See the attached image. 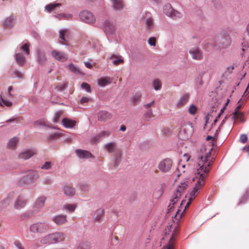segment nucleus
<instances>
[{
    "mask_svg": "<svg viewBox=\"0 0 249 249\" xmlns=\"http://www.w3.org/2000/svg\"><path fill=\"white\" fill-rule=\"evenodd\" d=\"M188 183V181L182 182L177 187L170 200V202L168 206L169 210L171 211L174 208V205L178 201L183 191L186 188Z\"/></svg>",
    "mask_w": 249,
    "mask_h": 249,
    "instance_id": "3",
    "label": "nucleus"
},
{
    "mask_svg": "<svg viewBox=\"0 0 249 249\" xmlns=\"http://www.w3.org/2000/svg\"><path fill=\"white\" fill-rule=\"evenodd\" d=\"M75 152L78 157L80 158L87 159L92 157V154L88 151L81 149H77Z\"/></svg>",
    "mask_w": 249,
    "mask_h": 249,
    "instance_id": "27",
    "label": "nucleus"
},
{
    "mask_svg": "<svg viewBox=\"0 0 249 249\" xmlns=\"http://www.w3.org/2000/svg\"><path fill=\"white\" fill-rule=\"evenodd\" d=\"M47 224L45 223L38 222L32 225L30 227V231L32 232H44L46 231Z\"/></svg>",
    "mask_w": 249,
    "mask_h": 249,
    "instance_id": "10",
    "label": "nucleus"
},
{
    "mask_svg": "<svg viewBox=\"0 0 249 249\" xmlns=\"http://www.w3.org/2000/svg\"><path fill=\"white\" fill-rule=\"evenodd\" d=\"M34 126L38 129H45L47 127V124L44 120H39L34 123Z\"/></svg>",
    "mask_w": 249,
    "mask_h": 249,
    "instance_id": "33",
    "label": "nucleus"
},
{
    "mask_svg": "<svg viewBox=\"0 0 249 249\" xmlns=\"http://www.w3.org/2000/svg\"><path fill=\"white\" fill-rule=\"evenodd\" d=\"M52 55L55 59L61 62H64L68 59L67 55L66 54L56 50L52 52Z\"/></svg>",
    "mask_w": 249,
    "mask_h": 249,
    "instance_id": "19",
    "label": "nucleus"
},
{
    "mask_svg": "<svg viewBox=\"0 0 249 249\" xmlns=\"http://www.w3.org/2000/svg\"><path fill=\"white\" fill-rule=\"evenodd\" d=\"M76 207L75 204H66L63 206V209L70 212H73Z\"/></svg>",
    "mask_w": 249,
    "mask_h": 249,
    "instance_id": "42",
    "label": "nucleus"
},
{
    "mask_svg": "<svg viewBox=\"0 0 249 249\" xmlns=\"http://www.w3.org/2000/svg\"><path fill=\"white\" fill-rule=\"evenodd\" d=\"M14 74L15 76L18 78L23 79L24 78L23 74L20 71L15 70L14 71Z\"/></svg>",
    "mask_w": 249,
    "mask_h": 249,
    "instance_id": "49",
    "label": "nucleus"
},
{
    "mask_svg": "<svg viewBox=\"0 0 249 249\" xmlns=\"http://www.w3.org/2000/svg\"><path fill=\"white\" fill-rule=\"evenodd\" d=\"M14 245L18 249H24L22 247L21 243L18 241H16L14 242Z\"/></svg>",
    "mask_w": 249,
    "mask_h": 249,
    "instance_id": "62",
    "label": "nucleus"
},
{
    "mask_svg": "<svg viewBox=\"0 0 249 249\" xmlns=\"http://www.w3.org/2000/svg\"><path fill=\"white\" fill-rule=\"evenodd\" d=\"M12 105V103L10 101L6 100L4 99L1 95H0V106L3 107V106H7L8 107H10Z\"/></svg>",
    "mask_w": 249,
    "mask_h": 249,
    "instance_id": "39",
    "label": "nucleus"
},
{
    "mask_svg": "<svg viewBox=\"0 0 249 249\" xmlns=\"http://www.w3.org/2000/svg\"><path fill=\"white\" fill-rule=\"evenodd\" d=\"M53 221L58 225L65 224L67 221V216L66 215H57L53 218Z\"/></svg>",
    "mask_w": 249,
    "mask_h": 249,
    "instance_id": "21",
    "label": "nucleus"
},
{
    "mask_svg": "<svg viewBox=\"0 0 249 249\" xmlns=\"http://www.w3.org/2000/svg\"><path fill=\"white\" fill-rule=\"evenodd\" d=\"M89 101V98L87 97H83L80 100V103L81 104H84L88 103Z\"/></svg>",
    "mask_w": 249,
    "mask_h": 249,
    "instance_id": "63",
    "label": "nucleus"
},
{
    "mask_svg": "<svg viewBox=\"0 0 249 249\" xmlns=\"http://www.w3.org/2000/svg\"><path fill=\"white\" fill-rule=\"evenodd\" d=\"M116 144L113 142L107 143L105 145L106 149L109 153L114 151L116 149Z\"/></svg>",
    "mask_w": 249,
    "mask_h": 249,
    "instance_id": "37",
    "label": "nucleus"
},
{
    "mask_svg": "<svg viewBox=\"0 0 249 249\" xmlns=\"http://www.w3.org/2000/svg\"><path fill=\"white\" fill-rule=\"evenodd\" d=\"M179 231V228L178 226H176L174 231H173L172 236L168 243L163 247L162 249H174V241L175 240V236L178 234Z\"/></svg>",
    "mask_w": 249,
    "mask_h": 249,
    "instance_id": "15",
    "label": "nucleus"
},
{
    "mask_svg": "<svg viewBox=\"0 0 249 249\" xmlns=\"http://www.w3.org/2000/svg\"><path fill=\"white\" fill-rule=\"evenodd\" d=\"M104 30L107 34H111L115 31L114 25L108 21H105L103 23Z\"/></svg>",
    "mask_w": 249,
    "mask_h": 249,
    "instance_id": "20",
    "label": "nucleus"
},
{
    "mask_svg": "<svg viewBox=\"0 0 249 249\" xmlns=\"http://www.w3.org/2000/svg\"><path fill=\"white\" fill-rule=\"evenodd\" d=\"M110 59L114 65L117 66L123 64L124 63V60L121 55L112 54L110 57Z\"/></svg>",
    "mask_w": 249,
    "mask_h": 249,
    "instance_id": "22",
    "label": "nucleus"
},
{
    "mask_svg": "<svg viewBox=\"0 0 249 249\" xmlns=\"http://www.w3.org/2000/svg\"><path fill=\"white\" fill-rule=\"evenodd\" d=\"M186 166L188 167L189 164H185L184 163L179 162L177 168V170L181 174V173L185 172V168H186Z\"/></svg>",
    "mask_w": 249,
    "mask_h": 249,
    "instance_id": "40",
    "label": "nucleus"
},
{
    "mask_svg": "<svg viewBox=\"0 0 249 249\" xmlns=\"http://www.w3.org/2000/svg\"><path fill=\"white\" fill-rule=\"evenodd\" d=\"M46 199L45 196H41L36 199L33 205V210L36 213L43 207Z\"/></svg>",
    "mask_w": 249,
    "mask_h": 249,
    "instance_id": "9",
    "label": "nucleus"
},
{
    "mask_svg": "<svg viewBox=\"0 0 249 249\" xmlns=\"http://www.w3.org/2000/svg\"><path fill=\"white\" fill-rule=\"evenodd\" d=\"M61 136L62 134L58 131H56L53 132H50L49 133V138L50 140H55L59 139Z\"/></svg>",
    "mask_w": 249,
    "mask_h": 249,
    "instance_id": "36",
    "label": "nucleus"
},
{
    "mask_svg": "<svg viewBox=\"0 0 249 249\" xmlns=\"http://www.w3.org/2000/svg\"><path fill=\"white\" fill-rule=\"evenodd\" d=\"M14 193H10L7 197L0 201V212H1L4 208L7 207L13 199Z\"/></svg>",
    "mask_w": 249,
    "mask_h": 249,
    "instance_id": "16",
    "label": "nucleus"
},
{
    "mask_svg": "<svg viewBox=\"0 0 249 249\" xmlns=\"http://www.w3.org/2000/svg\"><path fill=\"white\" fill-rule=\"evenodd\" d=\"M145 24L147 28L151 29L153 26V19L152 18H148L145 21Z\"/></svg>",
    "mask_w": 249,
    "mask_h": 249,
    "instance_id": "44",
    "label": "nucleus"
},
{
    "mask_svg": "<svg viewBox=\"0 0 249 249\" xmlns=\"http://www.w3.org/2000/svg\"><path fill=\"white\" fill-rule=\"evenodd\" d=\"M193 128L189 124H185L182 125L179 133V137L180 139L185 140L188 139L192 134Z\"/></svg>",
    "mask_w": 249,
    "mask_h": 249,
    "instance_id": "4",
    "label": "nucleus"
},
{
    "mask_svg": "<svg viewBox=\"0 0 249 249\" xmlns=\"http://www.w3.org/2000/svg\"><path fill=\"white\" fill-rule=\"evenodd\" d=\"M111 132L109 131H104L101 132L99 134V137H108L110 134Z\"/></svg>",
    "mask_w": 249,
    "mask_h": 249,
    "instance_id": "57",
    "label": "nucleus"
},
{
    "mask_svg": "<svg viewBox=\"0 0 249 249\" xmlns=\"http://www.w3.org/2000/svg\"><path fill=\"white\" fill-rule=\"evenodd\" d=\"M62 124L67 128H73L75 125L76 122L68 118H64L62 121Z\"/></svg>",
    "mask_w": 249,
    "mask_h": 249,
    "instance_id": "26",
    "label": "nucleus"
},
{
    "mask_svg": "<svg viewBox=\"0 0 249 249\" xmlns=\"http://www.w3.org/2000/svg\"><path fill=\"white\" fill-rule=\"evenodd\" d=\"M248 137L246 134H242L240 136V140L241 142L245 143L248 141Z\"/></svg>",
    "mask_w": 249,
    "mask_h": 249,
    "instance_id": "59",
    "label": "nucleus"
},
{
    "mask_svg": "<svg viewBox=\"0 0 249 249\" xmlns=\"http://www.w3.org/2000/svg\"><path fill=\"white\" fill-rule=\"evenodd\" d=\"M98 84L101 87H105L111 83V80L108 77H101L97 80Z\"/></svg>",
    "mask_w": 249,
    "mask_h": 249,
    "instance_id": "32",
    "label": "nucleus"
},
{
    "mask_svg": "<svg viewBox=\"0 0 249 249\" xmlns=\"http://www.w3.org/2000/svg\"><path fill=\"white\" fill-rule=\"evenodd\" d=\"M97 212L98 214L95 217V219L96 221H99L103 215L104 211L102 209H99Z\"/></svg>",
    "mask_w": 249,
    "mask_h": 249,
    "instance_id": "51",
    "label": "nucleus"
},
{
    "mask_svg": "<svg viewBox=\"0 0 249 249\" xmlns=\"http://www.w3.org/2000/svg\"><path fill=\"white\" fill-rule=\"evenodd\" d=\"M241 106H240V105H239V106H237V107H236V108L235 109L234 112H233V114H234V116H236L237 115V114H238V113H240V112H239V110H240V109L241 108Z\"/></svg>",
    "mask_w": 249,
    "mask_h": 249,
    "instance_id": "64",
    "label": "nucleus"
},
{
    "mask_svg": "<svg viewBox=\"0 0 249 249\" xmlns=\"http://www.w3.org/2000/svg\"><path fill=\"white\" fill-rule=\"evenodd\" d=\"M97 120L99 121L105 122L111 118V114L105 110L100 111L97 113Z\"/></svg>",
    "mask_w": 249,
    "mask_h": 249,
    "instance_id": "18",
    "label": "nucleus"
},
{
    "mask_svg": "<svg viewBox=\"0 0 249 249\" xmlns=\"http://www.w3.org/2000/svg\"><path fill=\"white\" fill-rule=\"evenodd\" d=\"M63 191L64 194L67 196H72L75 194L74 188L67 184L64 186Z\"/></svg>",
    "mask_w": 249,
    "mask_h": 249,
    "instance_id": "25",
    "label": "nucleus"
},
{
    "mask_svg": "<svg viewBox=\"0 0 249 249\" xmlns=\"http://www.w3.org/2000/svg\"><path fill=\"white\" fill-rule=\"evenodd\" d=\"M189 53L194 59L200 60L203 58L202 52L197 47L191 48L189 50Z\"/></svg>",
    "mask_w": 249,
    "mask_h": 249,
    "instance_id": "14",
    "label": "nucleus"
},
{
    "mask_svg": "<svg viewBox=\"0 0 249 249\" xmlns=\"http://www.w3.org/2000/svg\"><path fill=\"white\" fill-rule=\"evenodd\" d=\"M79 17L81 20L89 23H93L95 20V18L93 14L87 11L80 12L79 14Z\"/></svg>",
    "mask_w": 249,
    "mask_h": 249,
    "instance_id": "11",
    "label": "nucleus"
},
{
    "mask_svg": "<svg viewBox=\"0 0 249 249\" xmlns=\"http://www.w3.org/2000/svg\"><path fill=\"white\" fill-rule=\"evenodd\" d=\"M197 111V107L194 105H192L190 106L189 108V112L192 114L194 115L196 114Z\"/></svg>",
    "mask_w": 249,
    "mask_h": 249,
    "instance_id": "48",
    "label": "nucleus"
},
{
    "mask_svg": "<svg viewBox=\"0 0 249 249\" xmlns=\"http://www.w3.org/2000/svg\"><path fill=\"white\" fill-rule=\"evenodd\" d=\"M43 48L44 47L39 46L36 50V56L38 62L40 65L44 64L46 60L45 52Z\"/></svg>",
    "mask_w": 249,
    "mask_h": 249,
    "instance_id": "13",
    "label": "nucleus"
},
{
    "mask_svg": "<svg viewBox=\"0 0 249 249\" xmlns=\"http://www.w3.org/2000/svg\"><path fill=\"white\" fill-rule=\"evenodd\" d=\"M20 50L24 51L27 55L29 54L30 53L29 44L28 43L23 44L20 47Z\"/></svg>",
    "mask_w": 249,
    "mask_h": 249,
    "instance_id": "43",
    "label": "nucleus"
},
{
    "mask_svg": "<svg viewBox=\"0 0 249 249\" xmlns=\"http://www.w3.org/2000/svg\"><path fill=\"white\" fill-rule=\"evenodd\" d=\"M81 87L82 89H85L87 92H91L90 86L89 84L86 83H83L81 85Z\"/></svg>",
    "mask_w": 249,
    "mask_h": 249,
    "instance_id": "52",
    "label": "nucleus"
},
{
    "mask_svg": "<svg viewBox=\"0 0 249 249\" xmlns=\"http://www.w3.org/2000/svg\"><path fill=\"white\" fill-rule=\"evenodd\" d=\"M61 6V4L60 3H52L48 4V12H58Z\"/></svg>",
    "mask_w": 249,
    "mask_h": 249,
    "instance_id": "28",
    "label": "nucleus"
},
{
    "mask_svg": "<svg viewBox=\"0 0 249 249\" xmlns=\"http://www.w3.org/2000/svg\"><path fill=\"white\" fill-rule=\"evenodd\" d=\"M69 34V31L67 29L61 30L59 31V41L61 44H67L66 38Z\"/></svg>",
    "mask_w": 249,
    "mask_h": 249,
    "instance_id": "23",
    "label": "nucleus"
},
{
    "mask_svg": "<svg viewBox=\"0 0 249 249\" xmlns=\"http://www.w3.org/2000/svg\"><path fill=\"white\" fill-rule=\"evenodd\" d=\"M190 159V156L188 154H184L180 160V162H188Z\"/></svg>",
    "mask_w": 249,
    "mask_h": 249,
    "instance_id": "55",
    "label": "nucleus"
},
{
    "mask_svg": "<svg viewBox=\"0 0 249 249\" xmlns=\"http://www.w3.org/2000/svg\"><path fill=\"white\" fill-rule=\"evenodd\" d=\"M22 119V118L20 117H18L17 118H10L6 121V122L9 124L10 123L12 122H15L16 123H17L19 121L21 120Z\"/></svg>",
    "mask_w": 249,
    "mask_h": 249,
    "instance_id": "50",
    "label": "nucleus"
},
{
    "mask_svg": "<svg viewBox=\"0 0 249 249\" xmlns=\"http://www.w3.org/2000/svg\"><path fill=\"white\" fill-rule=\"evenodd\" d=\"M205 151H206V149ZM210 156L211 152L210 150H209L208 152L206 151L204 154H203L198 159L197 164L199 168L197 169L196 172L195 173V177L193 178V180L196 179V182L193 190L190 194L188 201L185 206V210L190 206L192 201L197 195L199 190L205 184V179L213 164L212 159H210Z\"/></svg>",
    "mask_w": 249,
    "mask_h": 249,
    "instance_id": "1",
    "label": "nucleus"
},
{
    "mask_svg": "<svg viewBox=\"0 0 249 249\" xmlns=\"http://www.w3.org/2000/svg\"><path fill=\"white\" fill-rule=\"evenodd\" d=\"M148 42L151 46H155L156 43V39L155 37H150L148 39Z\"/></svg>",
    "mask_w": 249,
    "mask_h": 249,
    "instance_id": "60",
    "label": "nucleus"
},
{
    "mask_svg": "<svg viewBox=\"0 0 249 249\" xmlns=\"http://www.w3.org/2000/svg\"><path fill=\"white\" fill-rule=\"evenodd\" d=\"M164 189L163 188V185H161V187L158 189L156 192L154 193V196L157 198H159L163 194Z\"/></svg>",
    "mask_w": 249,
    "mask_h": 249,
    "instance_id": "45",
    "label": "nucleus"
},
{
    "mask_svg": "<svg viewBox=\"0 0 249 249\" xmlns=\"http://www.w3.org/2000/svg\"><path fill=\"white\" fill-rule=\"evenodd\" d=\"M154 104H155V101L153 100L150 103L147 104H145L143 106V107H144L145 108L148 109L149 108H150V107L153 106Z\"/></svg>",
    "mask_w": 249,
    "mask_h": 249,
    "instance_id": "61",
    "label": "nucleus"
},
{
    "mask_svg": "<svg viewBox=\"0 0 249 249\" xmlns=\"http://www.w3.org/2000/svg\"><path fill=\"white\" fill-rule=\"evenodd\" d=\"M173 165V161L169 158L165 159L162 160L158 165V168L162 172H167L172 168Z\"/></svg>",
    "mask_w": 249,
    "mask_h": 249,
    "instance_id": "8",
    "label": "nucleus"
},
{
    "mask_svg": "<svg viewBox=\"0 0 249 249\" xmlns=\"http://www.w3.org/2000/svg\"><path fill=\"white\" fill-rule=\"evenodd\" d=\"M141 97H142V95L141 93H134L132 95L130 100L132 103L135 104L136 102H137L138 101H140Z\"/></svg>",
    "mask_w": 249,
    "mask_h": 249,
    "instance_id": "41",
    "label": "nucleus"
},
{
    "mask_svg": "<svg viewBox=\"0 0 249 249\" xmlns=\"http://www.w3.org/2000/svg\"><path fill=\"white\" fill-rule=\"evenodd\" d=\"M36 154V150L34 149H25L20 152L18 156L19 159L27 160Z\"/></svg>",
    "mask_w": 249,
    "mask_h": 249,
    "instance_id": "12",
    "label": "nucleus"
},
{
    "mask_svg": "<svg viewBox=\"0 0 249 249\" xmlns=\"http://www.w3.org/2000/svg\"><path fill=\"white\" fill-rule=\"evenodd\" d=\"M36 213L33 211V209L29 210L26 211L23 213H22L19 216V218L21 221H25L26 220L31 217H32L33 215H34Z\"/></svg>",
    "mask_w": 249,
    "mask_h": 249,
    "instance_id": "24",
    "label": "nucleus"
},
{
    "mask_svg": "<svg viewBox=\"0 0 249 249\" xmlns=\"http://www.w3.org/2000/svg\"><path fill=\"white\" fill-rule=\"evenodd\" d=\"M62 114V111H60L58 112H57L55 114V116L53 118V122L54 123H57L58 122V120L59 119L60 117Z\"/></svg>",
    "mask_w": 249,
    "mask_h": 249,
    "instance_id": "56",
    "label": "nucleus"
},
{
    "mask_svg": "<svg viewBox=\"0 0 249 249\" xmlns=\"http://www.w3.org/2000/svg\"><path fill=\"white\" fill-rule=\"evenodd\" d=\"M152 86L156 90H160L161 87V83L159 79H155L152 82Z\"/></svg>",
    "mask_w": 249,
    "mask_h": 249,
    "instance_id": "38",
    "label": "nucleus"
},
{
    "mask_svg": "<svg viewBox=\"0 0 249 249\" xmlns=\"http://www.w3.org/2000/svg\"><path fill=\"white\" fill-rule=\"evenodd\" d=\"M249 198V192H246V193L244 195L242 199L240 201V203H242L244 202L245 201L248 200Z\"/></svg>",
    "mask_w": 249,
    "mask_h": 249,
    "instance_id": "58",
    "label": "nucleus"
},
{
    "mask_svg": "<svg viewBox=\"0 0 249 249\" xmlns=\"http://www.w3.org/2000/svg\"><path fill=\"white\" fill-rule=\"evenodd\" d=\"M18 142V138L17 137H14L9 140L7 144V148L10 149H15L16 148L17 143Z\"/></svg>",
    "mask_w": 249,
    "mask_h": 249,
    "instance_id": "30",
    "label": "nucleus"
},
{
    "mask_svg": "<svg viewBox=\"0 0 249 249\" xmlns=\"http://www.w3.org/2000/svg\"><path fill=\"white\" fill-rule=\"evenodd\" d=\"M15 18L14 16H11L5 19L3 22V26L6 28L12 27L15 23Z\"/></svg>",
    "mask_w": 249,
    "mask_h": 249,
    "instance_id": "31",
    "label": "nucleus"
},
{
    "mask_svg": "<svg viewBox=\"0 0 249 249\" xmlns=\"http://www.w3.org/2000/svg\"><path fill=\"white\" fill-rule=\"evenodd\" d=\"M244 115L242 113H239L237 114V115L235 116H234V114H233L232 116V119H237L239 120L241 122H244V119H243Z\"/></svg>",
    "mask_w": 249,
    "mask_h": 249,
    "instance_id": "47",
    "label": "nucleus"
},
{
    "mask_svg": "<svg viewBox=\"0 0 249 249\" xmlns=\"http://www.w3.org/2000/svg\"><path fill=\"white\" fill-rule=\"evenodd\" d=\"M189 98V95L188 94H185L182 95L179 100L178 101L177 105L178 107H181L186 104Z\"/></svg>",
    "mask_w": 249,
    "mask_h": 249,
    "instance_id": "34",
    "label": "nucleus"
},
{
    "mask_svg": "<svg viewBox=\"0 0 249 249\" xmlns=\"http://www.w3.org/2000/svg\"><path fill=\"white\" fill-rule=\"evenodd\" d=\"M77 249H89V246L87 243H83L77 247Z\"/></svg>",
    "mask_w": 249,
    "mask_h": 249,
    "instance_id": "54",
    "label": "nucleus"
},
{
    "mask_svg": "<svg viewBox=\"0 0 249 249\" xmlns=\"http://www.w3.org/2000/svg\"><path fill=\"white\" fill-rule=\"evenodd\" d=\"M231 42L230 36L224 35L218 39V43L215 45V46L219 49H226L231 45Z\"/></svg>",
    "mask_w": 249,
    "mask_h": 249,
    "instance_id": "5",
    "label": "nucleus"
},
{
    "mask_svg": "<svg viewBox=\"0 0 249 249\" xmlns=\"http://www.w3.org/2000/svg\"><path fill=\"white\" fill-rule=\"evenodd\" d=\"M113 7L116 10H121L123 8V0H111Z\"/></svg>",
    "mask_w": 249,
    "mask_h": 249,
    "instance_id": "35",
    "label": "nucleus"
},
{
    "mask_svg": "<svg viewBox=\"0 0 249 249\" xmlns=\"http://www.w3.org/2000/svg\"><path fill=\"white\" fill-rule=\"evenodd\" d=\"M66 235L62 232H55L48 235V242L50 244H55L63 241Z\"/></svg>",
    "mask_w": 249,
    "mask_h": 249,
    "instance_id": "6",
    "label": "nucleus"
},
{
    "mask_svg": "<svg viewBox=\"0 0 249 249\" xmlns=\"http://www.w3.org/2000/svg\"><path fill=\"white\" fill-rule=\"evenodd\" d=\"M145 117L147 119V120H149L153 116V112L151 109L147 110L144 114Z\"/></svg>",
    "mask_w": 249,
    "mask_h": 249,
    "instance_id": "53",
    "label": "nucleus"
},
{
    "mask_svg": "<svg viewBox=\"0 0 249 249\" xmlns=\"http://www.w3.org/2000/svg\"><path fill=\"white\" fill-rule=\"evenodd\" d=\"M15 58L16 62L20 66H22L25 62V57L21 53H16Z\"/></svg>",
    "mask_w": 249,
    "mask_h": 249,
    "instance_id": "29",
    "label": "nucleus"
},
{
    "mask_svg": "<svg viewBox=\"0 0 249 249\" xmlns=\"http://www.w3.org/2000/svg\"><path fill=\"white\" fill-rule=\"evenodd\" d=\"M26 205V199L23 196H18L15 201L14 207L17 210H20L23 208Z\"/></svg>",
    "mask_w": 249,
    "mask_h": 249,
    "instance_id": "17",
    "label": "nucleus"
},
{
    "mask_svg": "<svg viewBox=\"0 0 249 249\" xmlns=\"http://www.w3.org/2000/svg\"><path fill=\"white\" fill-rule=\"evenodd\" d=\"M24 175L18 182L19 186L28 185L36 183L39 176L37 171L34 169L26 170L24 172Z\"/></svg>",
    "mask_w": 249,
    "mask_h": 249,
    "instance_id": "2",
    "label": "nucleus"
},
{
    "mask_svg": "<svg viewBox=\"0 0 249 249\" xmlns=\"http://www.w3.org/2000/svg\"><path fill=\"white\" fill-rule=\"evenodd\" d=\"M69 70L74 73H78L80 70L73 64H70L68 66Z\"/></svg>",
    "mask_w": 249,
    "mask_h": 249,
    "instance_id": "46",
    "label": "nucleus"
},
{
    "mask_svg": "<svg viewBox=\"0 0 249 249\" xmlns=\"http://www.w3.org/2000/svg\"><path fill=\"white\" fill-rule=\"evenodd\" d=\"M164 13L168 17L174 19H177L180 18V13L173 9L170 4H167L164 6Z\"/></svg>",
    "mask_w": 249,
    "mask_h": 249,
    "instance_id": "7",
    "label": "nucleus"
}]
</instances>
